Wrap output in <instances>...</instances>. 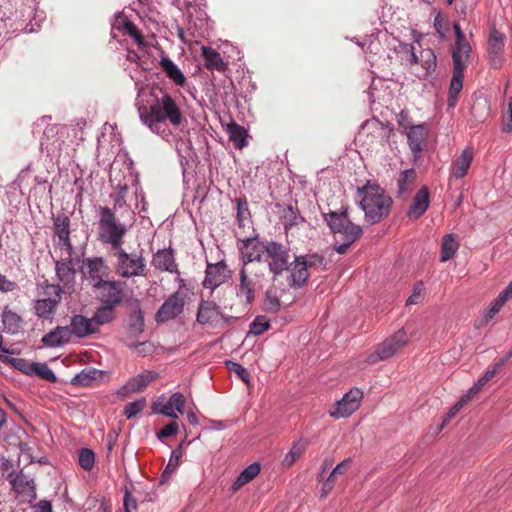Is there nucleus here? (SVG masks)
Here are the masks:
<instances>
[{
	"instance_id": "nucleus-45",
	"label": "nucleus",
	"mask_w": 512,
	"mask_h": 512,
	"mask_svg": "<svg viewBox=\"0 0 512 512\" xmlns=\"http://www.w3.org/2000/svg\"><path fill=\"white\" fill-rule=\"evenodd\" d=\"M3 362L10 363L13 367L23 372L28 376H32L34 372V366L36 362L29 363L25 359L22 358H9L4 357L1 359Z\"/></svg>"
},
{
	"instance_id": "nucleus-14",
	"label": "nucleus",
	"mask_w": 512,
	"mask_h": 512,
	"mask_svg": "<svg viewBox=\"0 0 512 512\" xmlns=\"http://www.w3.org/2000/svg\"><path fill=\"white\" fill-rule=\"evenodd\" d=\"M506 36L496 29H492L487 43L488 61L492 68L499 69L504 63V45Z\"/></svg>"
},
{
	"instance_id": "nucleus-51",
	"label": "nucleus",
	"mask_w": 512,
	"mask_h": 512,
	"mask_svg": "<svg viewBox=\"0 0 512 512\" xmlns=\"http://www.w3.org/2000/svg\"><path fill=\"white\" fill-rule=\"evenodd\" d=\"M146 405V400L144 398L133 401L125 405L123 414L127 419H130L140 413Z\"/></svg>"
},
{
	"instance_id": "nucleus-63",
	"label": "nucleus",
	"mask_w": 512,
	"mask_h": 512,
	"mask_svg": "<svg viewBox=\"0 0 512 512\" xmlns=\"http://www.w3.org/2000/svg\"><path fill=\"white\" fill-rule=\"evenodd\" d=\"M404 51L408 54V59L407 61L411 64V65H415V64H418L419 63V58L418 56L416 55L415 53V48L413 45L411 44H405L404 47H403Z\"/></svg>"
},
{
	"instance_id": "nucleus-50",
	"label": "nucleus",
	"mask_w": 512,
	"mask_h": 512,
	"mask_svg": "<svg viewBox=\"0 0 512 512\" xmlns=\"http://www.w3.org/2000/svg\"><path fill=\"white\" fill-rule=\"evenodd\" d=\"M264 310L271 313H276L279 311L281 304L278 296L272 291H267L264 299Z\"/></svg>"
},
{
	"instance_id": "nucleus-28",
	"label": "nucleus",
	"mask_w": 512,
	"mask_h": 512,
	"mask_svg": "<svg viewBox=\"0 0 512 512\" xmlns=\"http://www.w3.org/2000/svg\"><path fill=\"white\" fill-rule=\"evenodd\" d=\"M1 321L3 325V331L12 335L17 334L23 325L22 317L9 309L7 306L4 307L2 311Z\"/></svg>"
},
{
	"instance_id": "nucleus-2",
	"label": "nucleus",
	"mask_w": 512,
	"mask_h": 512,
	"mask_svg": "<svg viewBox=\"0 0 512 512\" xmlns=\"http://www.w3.org/2000/svg\"><path fill=\"white\" fill-rule=\"evenodd\" d=\"M356 199L365 215V221L370 225L381 222L390 213L392 198L378 184L368 181L358 187Z\"/></svg>"
},
{
	"instance_id": "nucleus-35",
	"label": "nucleus",
	"mask_w": 512,
	"mask_h": 512,
	"mask_svg": "<svg viewBox=\"0 0 512 512\" xmlns=\"http://www.w3.org/2000/svg\"><path fill=\"white\" fill-rule=\"evenodd\" d=\"M161 69L166 75L178 86H183L186 82V77L178 66L168 57H162L160 60Z\"/></svg>"
},
{
	"instance_id": "nucleus-52",
	"label": "nucleus",
	"mask_w": 512,
	"mask_h": 512,
	"mask_svg": "<svg viewBox=\"0 0 512 512\" xmlns=\"http://www.w3.org/2000/svg\"><path fill=\"white\" fill-rule=\"evenodd\" d=\"M506 301H507V299L499 293L497 298L491 303V305L485 312V314H484L485 321L488 322L489 320H491L499 312V310L505 304Z\"/></svg>"
},
{
	"instance_id": "nucleus-49",
	"label": "nucleus",
	"mask_w": 512,
	"mask_h": 512,
	"mask_svg": "<svg viewBox=\"0 0 512 512\" xmlns=\"http://www.w3.org/2000/svg\"><path fill=\"white\" fill-rule=\"evenodd\" d=\"M421 62L422 67H424L427 73H430L435 70L437 65L436 55L431 49H426L421 52Z\"/></svg>"
},
{
	"instance_id": "nucleus-30",
	"label": "nucleus",
	"mask_w": 512,
	"mask_h": 512,
	"mask_svg": "<svg viewBox=\"0 0 512 512\" xmlns=\"http://www.w3.org/2000/svg\"><path fill=\"white\" fill-rule=\"evenodd\" d=\"M152 265L161 271H168L171 273L177 271L174 255L169 249L158 250L153 256Z\"/></svg>"
},
{
	"instance_id": "nucleus-62",
	"label": "nucleus",
	"mask_w": 512,
	"mask_h": 512,
	"mask_svg": "<svg viewBox=\"0 0 512 512\" xmlns=\"http://www.w3.org/2000/svg\"><path fill=\"white\" fill-rule=\"evenodd\" d=\"M170 410H172V407L169 401H158L153 404V411L158 414L166 415V413L170 412Z\"/></svg>"
},
{
	"instance_id": "nucleus-44",
	"label": "nucleus",
	"mask_w": 512,
	"mask_h": 512,
	"mask_svg": "<svg viewBox=\"0 0 512 512\" xmlns=\"http://www.w3.org/2000/svg\"><path fill=\"white\" fill-rule=\"evenodd\" d=\"M101 373L102 371L95 368L84 369L72 379V384L89 386L94 380L101 376Z\"/></svg>"
},
{
	"instance_id": "nucleus-53",
	"label": "nucleus",
	"mask_w": 512,
	"mask_h": 512,
	"mask_svg": "<svg viewBox=\"0 0 512 512\" xmlns=\"http://www.w3.org/2000/svg\"><path fill=\"white\" fill-rule=\"evenodd\" d=\"M302 261H305V264L308 269L312 268H325V260L322 256L318 254H312L307 256H299Z\"/></svg>"
},
{
	"instance_id": "nucleus-1",
	"label": "nucleus",
	"mask_w": 512,
	"mask_h": 512,
	"mask_svg": "<svg viewBox=\"0 0 512 512\" xmlns=\"http://www.w3.org/2000/svg\"><path fill=\"white\" fill-rule=\"evenodd\" d=\"M141 122L163 140L171 142L173 133L167 121L173 127H179L184 121L183 113L177 102L168 93H164L153 104L138 107Z\"/></svg>"
},
{
	"instance_id": "nucleus-26",
	"label": "nucleus",
	"mask_w": 512,
	"mask_h": 512,
	"mask_svg": "<svg viewBox=\"0 0 512 512\" xmlns=\"http://www.w3.org/2000/svg\"><path fill=\"white\" fill-rule=\"evenodd\" d=\"M226 264L221 261L216 264H208L205 271L204 286L215 289L225 280Z\"/></svg>"
},
{
	"instance_id": "nucleus-18",
	"label": "nucleus",
	"mask_w": 512,
	"mask_h": 512,
	"mask_svg": "<svg viewBox=\"0 0 512 512\" xmlns=\"http://www.w3.org/2000/svg\"><path fill=\"white\" fill-rule=\"evenodd\" d=\"M56 274L66 289H72L75 282L76 270L73 264L72 256L69 257L65 254V257L56 262Z\"/></svg>"
},
{
	"instance_id": "nucleus-7",
	"label": "nucleus",
	"mask_w": 512,
	"mask_h": 512,
	"mask_svg": "<svg viewBox=\"0 0 512 512\" xmlns=\"http://www.w3.org/2000/svg\"><path fill=\"white\" fill-rule=\"evenodd\" d=\"M117 258L116 272L123 278L143 276L145 272V263L141 254L127 253L122 246L120 249H113Z\"/></svg>"
},
{
	"instance_id": "nucleus-48",
	"label": "nucleus",
	"mask_w": 512,
	"mask_h": 512,
	"mask_svg": "<svg viewBox=\"0 0 512 512\" xmlns=\"http://www.w3.org/2000/svg\"><path fill=\"white\" fill-rule=\"evenodd\" d=\"M33 375H37L51 383H55L57 381L55 373L46 363L36 362L34 366Z\"/></svg>"
},
{
	"instance_id": "nucleus-31",
	"label": "nucleus",
	"mask_w": 512,
	"mask_h": 512,
	"mask_svg": "<svg viewBox=\"0 0 512 512\" xmlns=\"http://www.w3.org/2000/svg\"><path fill=\"white\" fill-rule=\"evenodd\" d=\"M201 54L205 60V66L207 69L217 71L226 70L227 65L216 50L207 46H202Z\"/></svg>"
},
{
	"instance_id": "nucleus-10",
	"label": "nucleus",
	"mask_w": 512,
	"mask_h": 512,
	"mask_svg": "<svg viewBox=\"0 0 512 512\" xmlns=\"http://www.w3.org/2000/svg\"><path fill=\"white\" fill-rule=\"evenodd\" d=\"M362 399V390L357 387L350 389L334 404L333 408L329 410V416L335 419L351 416L360 407Z\"/></svg>"
},
{
	"instance_id": "nucleus-64",
	"label": "nucleus",
	"mask_w": 512,
	"mask_h": 512,
	"mask_svg": "<svg viewBox=\"0 0 512 512\" xmlns=\"http://www.w3.org/2000/svg\"><path fill=\"white\" fill-rule=\"evenodd\" d=\"M507 113L508 119L504 124L503 130L506 132H512V96L509 98Z\"/></svg>"
},
{
	"instance_id": "nucleus-57",
	"label": "nucleus",
	"mask_w": 512,
	"mask_h": 512,
	"mask_svg": "<svg viewBox=\"0 0 512 512\" xmlns=\"http://www.w3.org/2000/svg\"><path fill=\"white\" fill-rule=\"evenodd\" d=\"M178 432V424L176 422H171L165 425L162 430L157 434L158 438H167L171 437Z\"/></svg>"
},
{
	"instance_id": "nucleus-46",
	"label": "nucleus",
	"mask_w": 512,
	"mask_h": 512,
	"mask_svg": "<svg viewBox=\"0 0 512 512\" xmlns=\"http://www.w3.org/2000/svg\"><path fill=\"white\" fill-rule=\"evenodd\" d=\"M270 328V322L266 316H257L250 324L249 334L259 336Z\"/></svg>"
},
{
	"instance_id": "nucleus-5",
	"label": "nucleus",
	"mask_w": 512,
	"mask_h": 512,
	"mask_svg": "<svg viewBox=\"0 0 512 512\" xmlns=\"http://www.w3.org/2000/svg\"><path fill=\"white\" fill-rule=\"evenodd\" d=\"M408 341L409 339L406 331L404 329H399L393 335L380 343L376 350L367 356L365 362L371 365L379 361L387 360L403 348Z\"/></svg>"
},
{
	"instance_id": "nucleus-60",
	"label": "nucleus",
	"mask_w": 512,
	"mask_h": 512,
	"mask_svg": "<svg viewBox=\"0 0 512 512\" xmlns=\"http://www.w3.org/2000/svg\"><path fill=\"white\" fill-rule=\"evenodd\" d=\"M123 506L125 512H132L137 508V501L128 490L124 494Z\"/></svg>"
},
{
	"instance_id": "nucleus-55",
	"label": "nucleus",
	"mask_w": 512,
	"mask_h": 512,
	"mask_svg": "<svg viewBox=\"0 0 512 512\" xmlns=\"http://www.w3.org/2000/svg\"><path fill=\"white\" fill-rule=\"evenodd\" d=\"M423 292H424L423 283L418 282L417 284H415L412 294L406 301V305H413V304L420 303L422 301Z\"/></svg>"
},
{
	"instance_id": "nucleus-39",
	"label": "nucleus",
	"mask_w": 512,
	"mask_h": 512,
	"mask_svg": "<svg viewBox=\"0 0 512 512\" xmlns=\"http://www.w3.org/2000/svg\"><path fill=\"white\" fill-rule=\"evenodd\" d=\"M459 248V243L456 235L447 234L443 238L442 247H441V262H446L454 257L457 250Z\"/></svg>"
},
{
	"instance_id": "nucleus-38",
	"label": "nucleus",
	"mask_w": 512,
	"mask_h": 512,
	"mask_svg": "<svg viewBox=\"0 0 512 512\" xmlns=\"http://www.w3.org/2000/svg\"><path fill=\"white\" fill-rule=\"evenodd\" d=\"M115 307L109 305H100L91 318L95 329L104 324L110 323L115 318Z\"/></svg>"
},
{
	"instance_id": "nucleus-41",
	"label": "nucleus",
	"mask_w": 512,
	"mask_h": 512,
	"mask_svg": "<svg viewBox=\"0 0 512 512\" xmlns=\"http://www.w3.org/2000/svg\"><path fill=\"white\" fill-rule=\"evenodd\" d=\"M260 472V465L258 463H252L241 471L235 482L233 483V489L238 490L240 487L245 485L254 479Z\"/></svg>"
},
{
	"instance_id": "nucleus-32",
	"label": "nucleus",
	"mask_w": 512,
	"mask_h": 512,
	"mask_svg": "<svg viewBox=\"0 0 512 512\" xmlns=\"http://www.w3.org/2000/svg\"><path fill=\"white\" fill-rule=\"evenodd\" d=\"M128 329L133 336L141 334L144 330V315L138 299L133 300V311L129 315Z\"/></svg>"
},
{
	"instance_id": "nucleus-34",
	"label": "nucleus",
	"mask_w": 512,
	"mask_h": 512,
	"mask_svg": "<svg viewBox=\"0 0 512 512\" xmlns=\"http://www.w3.org/2000/svg\"><path fill=\"white\" fill-rule=\"evenodd\" d=\"M463 79L464 72L453 70L447 99L450 108H454L457 103L458 96L463 88Z\"/></svg>"
},
{
	"instance_id": "nucleus-24",
	"label": "nucleus",
	"mask_w": 512,
	"mask_h": 512,
	"mask_svg": "<svg viewBox=\"0 0 512 512\" xmlns=\"http://www.w3.org/2000/svg\"><path fill=\"white\" fill-rule=\"evenodd\" d=\"M222 316L219 306L213 301L200 302L196 320L201 325L212 324Z\"/></svg>"
},
{
	"instance_id": "nucleus-15",
	"label": "nucleus",
	"mask_w": 512,
	"mask_h": 512,
	"mask_svg": "<svg viewBox=\"0 0 512 512\" xmlns=\"http://www.w3.org/2000/svg\"><path fill=\"white\" fill-rule=\"evenodd\" d=\"M53 233L57 238V246L64 254L73 256L74 248L70 241V219L62 214L53 219Z\"/></svg>"
},
{
	"instance_id": "nucleus-16",
	"label": "nucleus",
	"mask_w": 512,
	"mask_h": 512,
	"mask_svg": "<svg viewBox=\"0 0 512 512\" xmlns=\"http://www.w3.org/2000/svg\"><path fill=\"white\" fill-rule=\"evenodd\" d=\"M265 242H259L252 238L242 241L240 247L241 261L244 268L254 261L261 262L264 253Z\"/></svg>"
},
{
	"instance_id": "nucleus-43",
	"label": "nucleus",
	"mask_w": 512,
	"mask_h": 512,
	"mask_svg": "<svg viewBox=\"0 0 512 512\" xmlns=\"http://www.w3.org/2000/svg\"><path fill=\"white\" fill-rule=\"evenodd\" d=\"M182 447L183 443H180L179 446L171 452L169 462L161 475L162 483L166 481L171 476V474L174 473L175 470L177 469L179 461L183 455Z\"/></svg>"
},
{
	"instance_id": "nucleus-42",
	"label": "nucleus",
	"mask_w": 512,
	"mask_h": 512,
	"mask_svg": "<svg viewBox=\"0 0 512 512\" xmlns=\"http://www.w3.org/2000/svg\"><path fill=\"white\" fill-rule=\"evenodd\" d=\"M119 23L125 35L131 37L134 40V42L138 45V47H145L144 37L141 35V33L139 32V30L137 29L136 25L133 22L129 21L127 18H121Z\"/></svg>"
},
{
	"instance_id": "nucleus-61",
	"label": "nucleus",
	"mask_w": 512,
	"mask_h": 512,
	"mask_svg": "<svg viewBox=\"0 0 512 512\" xmlns=\"http://www.w3.org/2000/svg\"><path fill=\"white\" fill-rule=\"evenodd\" d=\"M434 27H435L437 33L439 34V36L441 38H443L445 36V32L447 30V25L444 21V18L441 16V14H438L434 18Z\"/></svg>"
},
{
	"instance_id": "nucleus-13",
	"label": "nucleus",
	"mask_w": 512,
	"mask_h": 512,
	"mask_svg": "<svg viewBox=\"0 0 512 512\" xmlns=\"http://www.w3.org/2000/svg\"><path fill=\"white\" fill-rule=\"evenodd\" d=\"M84 275L92 290L108 281L109 268L102 257L88 258L85 261Z\"/></svg>"
},
{
	"instance_id": "nucleus-8",
	"label": "nucleus",
	"mask_w": 512,
	"mask_h": 512,
	"mask_svg": "<svg viewBox=\"0 0 512 512\" xmlns=\"http://www.w3.org/2000/svg\"><path fill=\"white\" fill-rule=\"evenodd\" d=\"M93 291L102 305L117 308L127 299V284L123 281L108 280Z\"/></svg>"
},
{
	"instance_id": "nucleus-37",
	"label": "nucleus",
	"mask_w": 512,
	"mask_h": 512,
	"mask_svg": "<svg viewBox=\"0 0 512 512\" xmlns=\"http://www.w3.org/2000/svg\"><path fill=\"white\" fill-rule=\"evenodd\" d=\"M227 132L229 135V139L233 142L234 146L237 149H243L248 145L247 137L248 133L245 128L240 126L239 124L232 122L227 126Z\"/></svg>"
},
{
	"instance_id": "nucleus-11",
	"label": "nucleus",
	"mask_w": 512,
	"mask_h": 512,
	"mask_svg": "<svg viewBox=\"0 0 512 512\" xmlns=\"http://www.w3.org/2000/svg\"><path fill=\"white\" fill-rule=\"evenodd\" d=\"M185 303L186 293L182 291L174 292L160 306L155 315V320L160 323L175 319L183 312Z\"/></svg>"
},
{
	"instance_id": "nucleus-25",
	"label": "nucleus",
	"mask_w": 512,
	"mask_h": 512,
	"mask_svg": "<svg viewBox=\"0 0 512 512\" xmlns=\"http://www.w3.org/2000/svg\"><path fill=\"white\" fill-rule=\"evenodd\" d=\"M289 285L294 288L302 287L309 278L308 268L305 261L300 257H296L290 264Z\"/></svg>"
},
{
	"instance_id": "nucleus-22",
	"label": "nucleus",
	"mask_w": 512,
	"mask_h": 512,
	"mask_svg": "<svg viewBox=\"0 0 512 512\" xmlns=\"http://www.w3.org/2000/svg\"><path fill=\"white\" fill-rule=\"evenodd\" d=\"M427 137V128L424 124L413 125L407 131V138L409 147L412 150L414 157H418Z\"/></svg>"
},
{
	"instance_id": "nucleus-59",
	"label": "nucleus",
	"mask_w": 512,
	"mask_h": 512,
	"mask_svg": "<svg viewBox=\"0 0 512 512\" xmlns=\"http://www.w3.org/2000/svg\"><path fill=\"white\" fill-rule=\"evenodd\" d=\"M248 215H249V212H248V208H247V202L245 200L238 199L237 200V218L241 225H243V221L247 218Z\"/></svg>"
},
{
	"instance_id": "nucleus-54",
	"label": "nucleus",
	"mask_w": 512,
	"mask_h": 512,
	"mask_svg": "<svg viewBox=\"0 0 512 512\" xmlns=\"http://www.w3.org/2000/svg\"><path fill=\"white\" fill-rule=\"evenodd\" d=\"M227 365L231 371H233L243 382H250V374L248 370L241 364L233 361H227Z\"/></svg>"
},
{
	"instance_id": "nucleus-12",
	"label": "nucleus",
	"mask_w": 512,
	"mask_h": 512,
	"mask_svg": "<svg viewBox=\"0 0 512 512\" xmlns=\"http://www.w3.org/2000/svg\"><path fill=\"white\" fill-rule=\"evenodd\" d=\"M9 481L12 490L20 502L30 503L36 498L34 479L24 474L22 471L19 473H10Z\"/></svg>"
},
{
	"instance_id": "nucleus-19",
	"label": "nucleus",
	"mask_w": 512,
	"mask_h": 512,
	"mask_svg": "<svg viewBox=\"0 0 512 512\" xmlns=\"http://www.w3.org/2000/svg\"><path fill=\"white\" fill-rule=\"evenodd\" d=\"M472 55V47L468 41L455 43L452 47L453 70L464 72Z\"/></svg>"
},
{
	"instance_id": "nucleus-40",
	"label": "nucleus",
	"mask_w": 512,
	"mask_h": 512,
	"mask_svg": "<svg viewBox=\"0 0 512 512\" xmlns=\"http://www.w3.org/2000/svg\"><path fill=\"white\" fill-rule=\"evenodd\" d=\"M308 444L309 441L304 438H301L295 442L289 452L283 458L282 464L287 467L292 466L295 461L305 452Z\"/></svg>"
},
{
	"instance_id": "nucleus-29",
	"label": "nucleus",
	"mask_w": 512,
	"mask_h": 512,
	"mask_svg": "<svg viewBox=\"0 0 512 512\" xmlns=\"http://www.w3.org/2000/svg\"><path fill=\"white\" fill-rule=\"evenodd\" d=\"M473 157L474 152L471 148L464 149L453 163L452 176L456 179L463 178L471 166Z\"/></svg>"
},
{
	"instance_id": "nucleus-21",
	"label": "nucleus",
	"mask_w": 512,
	"mask_h": 512,
	"mask_svg": "<svg viewBox=\"0 0 512 512\" xmlns=\"http://www.w3.org/2000/svg\"><path fill=\"white\" fill-rule=\"evenodd\" d=\"M71 339V332L68 326H57L45 334L41 341L46 347L56 348L67 344Z\"/></svg>"
},
{
	"instance_id": "nucleus-36",
	"label": "nucleus",
	"mask_w": 512,
	"mask_h": 512,
	"mask_svg": "<svg viewBox=\"0 0 512 512\" xmlns=\"http://www.w3.org/2000/svg\"><path fill=\"white\" fill-rule=\"evenodd\" d=\"M115 181L116 178L113 177V175H111L110 182L113 189L115 190V194L113 196V210H119L124 207H127L126 194L129 189V186L126 181H118L117 183Z\"/></svg>"
},
{
	"instance_id": "nucleus-3",
	"label": "nucleus",
	"mask_w": 512,
	"mask_h": 512,
	"mask_svg": "<svg viewBox=\"0 0 512 512\" xmlns=\"http://www.w3.org/2000/svg\"><path fill=\"white\" fill-rule=\"evenodd\" d=\"M323 217L331 232L343 239L342 243H336L334 246L339 254H345L363 234L362 227L351 221L348 208L342 207L339 211H330L323 214Z\"/></svg>"
},
{
	"instance_id": "nucleus-33",
	"label": "nucleus",
	"mask_w": 512,
	"mask_h": 512,
	"mask_svg": "<svg viewBox=\"0 0 512 512\" xmlns=\"http://www.w3.org/2000/svg\"><path fill=\"white\" fill-rule=\"evenodd\" d=\"M416 180V171L414 169H407L400 173L397 179V195L406 199L410 193L411 187Z\"/></svg>"
},
{
	"instance_id": "nucleus-23",
	"label": "nucleus",
	"mask_w": 512,
	"mask_h": 512,
	"mask_svg": "<svg viewBox=\"0 0 512 512\" xmlns=\"http://www.w3.org/2000/svg\"><path fill=\"white\" fill-rule=\"evenodd\" d=\"M156 377L157 373L146 370L127 381V383L121 388L120 392L123 395L140 392Z\"/></svg>"
},
{
	"instance_id": "nucleus-56",
	"label": "nucleus",
	"mask_w": 512,
	"mask_h": 512,
	"mask_svg": "<svg viewBox=\"0 0 512 512\" xmlns=\"http://www.w3.org/2000/svg\"><path fill=\"white\" fill-rule=\"evenodd\" d=\"M168 401L170 402L172 409H176L180 413L183 412L185 406V398L183 394L180 392L173 393Z\"/></svg>"
},
{
	"instance_id": "nucleus-17",
	"label": "nucleus",
	"mask_w": 512,
	"mask_h": 512,
	"mask_svg": "<svg viewBox=\"0 0 512 512\" xmlns=\"http://www.w3.org/2000/svg\"><path fill=\"white\" fill-rule=\"evenodd\" d=\"M430 205V192L426 186L421 187L412 199V203L407 211L409 219L420 218Z\"/></svg>"
},
{
	"instance_id": "nucleus-27",
	"label": "nucleus",
	"mask_w": 512,
	"mask_h": 512,
	"mask_svg": "<svg viewBox=\"0 0 512 512\" xmlns=\"http://www.w3.org/2000/svg\"><path fill=\"white\" fill-rule=\"evenodd\" d=\"M71 336L75 335L78 338H84L96 332L91 318H86L83 315H74L70 320Z\"/></svg>"
},
{
	"instance_id": "nucleus-58",
	"label": "nucleus",
	"mask_w": 512,
	"mask_h": 512,
	"mask_svg": "<svg viewBox=\"0 0 512 512\" xmlns=\"http://www.w3.org/2000/svg\"><path fill=\"white\" fill-rule=\"evenodd\" d=\"M511 354H509L507 357H505L504 359H501L498 363H496L492 368H488L483 377H484V381H490L494 376L495 374L497 373V371L506 363V361L509 359Z\"/></svg>"
},
{
	"instance_id": "nucleus-47",
	"label": "nucleus",
	"mask_w": 512,
	"mask_h": 512,
	"mask_svg": "<svg viewBox=\"0 0 512 512\" xmlns=\"http://www.w3.org/2000/svg\"><path fill=\"white\" fill-rule=\"evenodd\" d=\"M78 462L81 468L90 471L95 463V454L91 449L82 448L79 450Z\"/></svg>"
},
{
	"instance_id": "nucleus-6",
	"label": "nucleus",
	"mask_w": 512,
	"mask_h": 512,
	"mask_svg": "<svg viewBox=\"0 0 512 512\" xmlns=\"http://www.w3.org/2000/svg\"><path fill=\"white\" fill-rule=\"evenodd\" d=\"M289 249L275 241H265L264 253L261 262L267 263L269 271L274 275H281L289 269Z\"/></svg>"
},
{
	"instance_id": "nucleus-4",
	"label": "nucleus",
	"mask_w": 512,
	"mask_h": 512,
	"mask_svg": "<svg viewBox=\"0 0 512 512\" xmlns=\"http://www.w3.org/2000/svg\"><path fill=\"white\" fill-rule=\"evenodd\" d=\"M98 217V240L110 245L113 249H120L123 244V239L127 233V226L125 223L120 222L115 215L113 209L107 206H99L96 209Z\"/></svg>"
},
{
	"instance_id": "nucleus-9",
	"label": "nucleus",
	"mask_w": 512,
	"mask_h": 512,
	"mask_svg": "<svg viewBox=\"0 0 512 512\" xmlns=\"http://www.w3.org/2000/svg\"><path fill=\"white\" fill-rule=\"evenodd\" d=\"M43 289L46 297L34 302V314L39 318L52 320L61 301L62 289L54 284H47Z\"/></svg>"
},
{
	"instance_id": "nucleus-20",
	"label": "nucleus",
	"mask_w": 512,
	"mask_h": 512,
	"mask_svg": "<svg viewBox=\"0 0 512 512\" xmlns=\"http://www.w3.org/2000/svg\"><path fill=\"white\" fill-rule=\"evenodd\" d=\"M237 298L245 303L251 304L255 297V289L248 277L247 269L242 267L239 272V284L236 287Z\"/></svg>"
}]
</instances>
